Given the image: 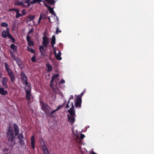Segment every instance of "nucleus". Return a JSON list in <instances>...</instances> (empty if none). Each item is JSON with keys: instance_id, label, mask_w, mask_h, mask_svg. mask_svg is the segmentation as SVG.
Listing matches in <instances>:
<instances>
[{"instance_id": "f257e3e1", "label": "nucleus", "mask_w": 154, "mask_h": 154, "mask_svg": "<svg viewBox=\"0 0 154 154\" xmlns=\"http://www.w3.org/2000/svg\"><path fill=\"white\" fill-rule=\"evenodd\" d=\"M6 135L8 141L12 142L14 140V135L13 129L10 126L8 128Z\"/></svg>"}, {"instance_id": "f03ea898", "label": "nucleus", "mask_w": 154, "mask_h": 154, "mask_svg": "<svg viewBox=\"0 0 154 154\" xmlns=\"http://www.w3.org/2000/svg\"><path fill=\"white\" fill-rule=\"evenodd\" d=\"M41 109L46 115L50 113L51 108L47 103L42 102L40 103Z\"/></svg>"}, {"instance_id": "7ed1b4c3", "label": "nucleus", "mask_w": 154, "mask_h": 154, "mask_svg": "<svg viewBox=\"0 0 154 154\" xmlns=\"http://www.w3.org/2000/svg\"><path fill=\"white\" fill-rule=\"evenodd\" d=\"M20 77L23 81V85H25L27 87H30L31 86V84L28 82L27 77L23 72H21Z\"/></svg>"}, {"instance_id": "20e7f679", "label": "nucleus", "mask_w": 154, "mask_h": 154, "mask_svg": "<svg viewBox=\"0 0 154 154\" xmlns=\"http://www.w3.org/2000/svg\"><path fill=\"white\" fill-rule=\"evenodd\" d=\"M27 87L28 89L26 90V98L28 101H30L31 97L32 96L31 93L32 87L31 86L30 87Z\"/></svg>"}, {"instance_id": "39448f33", "label": "nucleus", "mask_w": 154, "mask_h": 154, "mask_svg": "<svg viewBox=\"0 0 154 154\" xmlns=\"http://www.w3.org/2000/svg\"><path fill=\"white\" fill-rule=\"evenodd\" d=\"M41 145L42 146V151L43 152V154H49V151L43 140H42Z\"/></svg>"}, {"instance_id": "423d86ee", "label": "nucleus", "mask_w": 154, "mask_h": 154, "mask_svg": "<svg viewBox=\"0 0 154 154\" xmlns=\"http://www.w3.org/2000/svg\"><path fill=\"white\" fill-rule=\"evenodd\" d=\"M75 100V107H79L80 108L81 106L82 99L80 97H76Z\"/></svg>"}, {"instance_id": "0eeeda50", "label": "nucleus", "mask_w": 154, "mask_h": 154, "mask_svg": "<svg viewBox=\"0 0 154 154\" xmlns=\"http://www.w3.org/2000/svg\"><path fill=\"white\" fill-rule=\"evenodd\" d=\"M75 114H72V115L69 116V114L67 115L68 121L72 125H73L75 121Z\"/></svg>"}, {"instance_id": "6e6552de", "label": "nucleus", "mask_w": 154, "mask_h": 154, "mask_svg": "<svg viewBox=\"0 0 154 154\" xmlns=\"http://www.w3.org/2000/svg\"><path fill=\"white\" fill-rule=\"evenodd\" d=\"M8 80V78L4 77L2 80V85L5 88L7 89L8 88V86L7 84V82Z\"/></svg>"}, {"instance_id": "1a4fd4ad", "label": "nucleus", "mask_w": 154, "mask_h": 154, "mask_svg": "<svg viewBox=\"0 0 154 154\" xmlns=\"http://www.w3.org/2000/svg\"><path fill=\"white\" fill-rule=\"evenodd\" d=\"M49 44L48 39L46 36H45L42 38V44L45 47H47Z\"/></svg>"}, {"instance_id": "9d476101", "label": "nucleus", "mask_w": 154, "mask_h": 154, "mask_svg": "<svg viewBox=\"0 0 154 154\" xmlns=\"http://www.w3.org/2000/svg\"><path fill=\"white\" fill-rule=\"evenodd\" d=\"M26 39L28 43V45L30 47L34 46V42L31 38L30 36L27 35L26 36Z\"/></svg>"}, {"instance_id": "9b49d317", "label": "nucleus", "mask_w": 154, "mask_h": 154, "mask_svg": "<svg viewBox=\"0 0 154 154\" xmlns=\"http://www.w3.org/2000/svg\"><path fill=\"white\" fill-rule=\"evenodd\" d=\"M7 72L9 77L11 79V82H14V81L15 77L13 72L11 70Z\"/></svg>"}, {"instance_id": "f8f14e48", "label": "nucleus", "mask_w": 154, "mask_h": 154, "mask_svg": "<svg viewBox=\"0 0 154 154\" xmlns=\"http://www.w3.org/2000/svg\"><path fill=\"white\" fill-rule=\"evenodd\" d=\"M63 107V106H62V105H60L57 106L56 109L53 110L50 113V117L51 118H54L55 116L53 115V114Z\"/></svg>"}, {"instance_id": "ddd939ff", "label": "nucleus", "mask_w": 154, "mask_h": 154, "mask_svg": "<svg viewBox=\"0 0 154 154\" xmlns=\"http://www.w3.org/2000/svg\"><path fill=\"white\" fill-rule=\"evenodd\" d=\"M9 33V28L7 27L6 30H3L2 33V36L4 38L7 37Z\"/></svg>"}, {"instance_id": "4468645a", "label": "nucleus", "mask_w": 154, "mask_h": 154, "mask_svg": "<svg viewBox=\"0 0 154 154\" xmlns=\"http://www.w3.org/2000/svg\"><path fill=\"white\" fill-rule=\"evenodd\" d=\"M43 2L44 3L45 6L48 8V11H49L50 12L51 14H52L54 15L55 14V12H54V11L53 8H51L49 6L47 5L45 2L44 1H43Z\"/></svg>"}, {"instance_id": "2eb2a0df", "label": "nucleus", "mask_w": 154, "mask_h": 154, "mask_svg": "<svg viewBox=\"0 0 154 154\" xmlns=\"http://www.w3.org/2000/svg\"><path fill=\"white\" fill-rule=\"evenodd\" d=\"M31 144L32 148L34 149L35 148V137L34 135H32L30 139Z\"/></svg>"}, {"instance_id": "dca6fc26", "label": "nucleus", "mask_w": 154, "mask_h": 154, "mask_svg": "<svg viewBox=\"0 0 154 154\" xmlns=\"http://www.w3.org/2000/svg\"><path fill=\"white\" fill-rule=\"evenodd\" d=\"M54 50V54L56 56V57L57 59V60H61L62 58L60 57V56L61 55V53L60 51H59L58 53L57 54H56V53L55 50V49Z\"/></svg>"}, {"instance_id": "f3484780", "label": "nucleus", "mask_w": 154, "mask_h": 154, "mask_svg": "<svg viewBox=\"0 0 154 154\" xmlns=\"http://www.w3.org/2000/svg\"><path fill=\"white\" fill-rule=\"evenodd\" d=\"M68 112L69 113L70 115H72V114H75V110H74V106H71L69 110L68 111Z\"/></svg>"}, {"instance_id": "a211bd4d", "label": "nucleus", "mask_w": 154, "mask_h": 154, "mask_svg": "<svg viewBox=\"0 0 154 154\" xmlns=\"http://www.w3.org/2000/svg\"><path fill=\"white\" fill-rule=\"evenodd\" d=\"M44 47L42 46H40L39 48V49L41 53V54L43 56L45 54V51L44 48Z\"/></svg>"}, {"instance_id": "6ab92c4d", "label": "nucleus", "mask_w": 154, "mask_h": 154, "mask_svg": "<svg viewBox=\"0 0 154 154\" xmlns=\"http://www.w3.org/2000/svg\"><path fill=\"white\" fill-rule=\"evenodd\" d=\"M56 39L55 36L53 35L52 36V38L51 41V44L52 48L54 50V45L55 44Z\"/></svg>"}, {"instance_id": "aec40b11", "label": "nucleus", "mask_w": 154, "mask_h": 154, "mask_svg": "<svg viewBox=\"0 0 154 154\" xmlns=\"http://www.w3.org/2000/svg\"><path fill=\"white\" fill-rule=\"evenodd\" d=\"M0 94L4 95H5L8 94V91L4 90V88H0Z\"/></svg>"}, {"instance_id": "412c9836", "label": "nucleus", "mask_w": 154, "mask_h": 154, "mask_svg": "<svg viewBox=\"0 0 154 154\" xmlns=\"http://www.w3.org/2000/svg\"><path fill=\"white\" fill-rule=\"evenodd\" d=\"M11 48L13 50L14 52L16 53L17 52V46L14 44H12L11 46Z\"/></svg>"}, {"instance_id": "4be33fe9", "label": "nucleus", "mask_w": 154, "mask_h": 154, "mask_svg": "<svg viewBox=\"0 0 154 154\" xmlns=\"http://www.w3.org/2000/svg\"><path fill=\"white\" fill-rule=\"evenodd\" d=\"M5 70L7 72L11 71L9 67V65L7 63H5Z\"/></svg>"}, {"instance_id": "5701e85b", "label": "nucleus", "mask_w": 154, "mask_h": 154, "mask_svg": "<svg viewBox=\"0 0 154 154\" xmlns=\"http://www.w3.org/2000/svg\"><path fill=\"white\" fill-rule=\"evenodd\" d=\"M46 66L48 68V72H50L52 71L53 68L50 64L47 63L46 64Z\"/></svg>"}, {"instance_id": "b1692460", "label": "nucleus", "mask_w": 154, "mask_h": 154, "mask_svg": "<svg viewBox=\"0 0 154 154\" xmlns=\"http://www.w3.org/2000/svg\"><path fill=\"white\" fill-rule=\"evenodd\" d=\"M42 0H33L31 2V3H32V4H35L37 3L39 4H40L41 2H43Z\"/></svg>"}, {"instance_id": "393cba45", "label": "nucleus", "mask_w": 154, "mask_h": 154, "mask_svg": "<svg viewBox=\"0 0 154 154\" xmlns=\"http://www.w3.org/2000/svg\"><path fill=\"white\" fill-rule=\"evenodd\" d=\"M45 1L48 4L51 5H54L55 3L54 0H45Z\"/></svg>"}, {"instance_id": "a878e982", "label": "nucleus", "mask_w": 154, "mask_h": 154, "mask_svg": "<svg viewBox=\"0 0 154 154\" xmlns=\"http://www.w3.org/2000/svg\"><path fill=\"white\" fill-rule=\"evenodd\" d=\"M7 37H8V38L11 40L12 42L13 43H15V39L11 36V35L9 33Z\"/></svg>"}, {"instance_id": "bb28decb", "label": "nucleus", "mask_w": 154, "mask_h": 154, "mask_svg": "<svg viewBox=\"0 0 154 154\" xmlns=\"http://www.w3.org/2000/svg\"><path fill=\"white\" fill-rule=\"evenodd\" d=\"M35 54H34V55L31 58V60L32 62H36L37 61V59L36 58Z\"/></svg>"}, {"instance_id": "cd10ccee", "label": "nucleus", "mask_w": 154, "mask_h": 154, "mask_svg": "<svg viewBox=\"0 0 154 154\" xmlns=\"http://www.w3.org/2000/svg\"><path fill=\"white\" fill-rule=\"evenodd\" d=\"M35 17V15H29L28 16V18L29 19V20L28 21H30L33 20V19H34Z\"/></svg>"}, {"instance_id": "c85d7f7f", "label": "nucleus", "mask_w": 154, "mask_h": 154, "mask_svg": "<svg viewBox=\"0 0 154 154\" xmlns=\"http://www.w3.org/2000/svg\"><path fill=\"white\" fill-rule=\"evenodd\" d=\"M28 50L29 52L32 53H35V51L31 48H30L29 46H27V47Z\"/></svg>"}, {"instance_id": "c756f323", "label": "nucleus", "mask_w": 154, "mask_h": 154, "mask_svg": "<svg viewBox=\"0 0 154 154\" xmlns=\"http://www.w3.org/2000/svg\"><path fill=\"white\" fill-rule=\"evenodd\" d=\"M1 26L2 27H7L8 26V24L5 22H3L1 24Z\"/></svg>"}, {"instance_id": "7c9ffc66", "label": "nucleus", "mask_w": 154, "mask_h": 154, "mask_svg": "<svg viewBox=\"0 0 154 154\" xmlns=\"http://www.w3.org/2000/svg\"><path fill=\"white\" fill-rule=\"evenodd\" d=\"M18 138L19 140H21V139H23L24 138L23 136L22 133L20 134L18 136Z\"/></svg>"}, {"instance_id": "2f4dec72", "label": "nucleus", "mask_w": 154, "mask_h": 154, "mask_svg": "<svg viewBox=\"0 0 154 154\" xmlns=\"http://www.w3.org/2000/svg\"><path fill=\"white\" fill-rule=\"evenodd\" d=\"M40 17H41V19H45L46 18V15L45 14H41L40 15Z\"/></svg>"}, {"instance_id": "473e14b6", "label": "nucleus", "mask_w": 154, "mask_h": 154, "mask_svg": "<svg viewBox=\"0 0 154 154\" xmlns=\"http://www.w3.org/2000/svg\"><path fill=\"white\" fill-rule=\"evenodd\" d=\"M21 12L22 13V14H22V16L25 15L27 13L26 10L25 9H23L22 11Z\"/></svg>"}, {"instance_id": "72a5a7b5", "label": "nucleus", "mask_w": 154, "mask_h": 154, "mask_svg": "<svg viewBox=\"0 0 154 154\" xmlns=\"http://www.w3.org/2000/svg\"><path fill=\"white\" fill-rule=\"evenodd\" d=\"M14 130L19 129L18 126L16 124H14Z\"/></svg>"}, {"instance_id": "f704fd0d", "label": "nucleus", "mask_w": 154, "mask_h": 154, "mask_svg": "<svg viewBox=\"0 0 154 154\" xmlns=\"http://www.w3.org/2000/svg\"><path fill=\"white\" fill-rule=\"evenodd\" d=\"M19 132V129L14 130V134H15V135L16 136H17V135L18 134Z\"/></svg>"}, {"instance_id": "c9c22d12", "label": "nucleus", "mask_w": 154, "mask_h": 154, "mask_svg": "<svg viewBox=\"0 0 154 154\" xmlns=\"http://www.w3.org/2000/svg\"><path fill=\"white\" fill-rule=\"evenodd\" d=\"M22 16V14L20 13L19 12L16 15V17L17 18H18L19 17H21Z\"/></svg>"}, {"instance_id": "e433bc0d", "label": "nucleus", "mask_w": 154, "mask_h": 154, "mask_svg": "<svg viewBox=\"0 0 154 154\" xmlns=\"http://www.w3.org/2000/svg\"><path fill=\"white\" fill-rule=\"evenodd\" d=\"M85 93V92L84 91H83L82 93H81V94L79 95L78 96H77L76 97H80L82 98V97L83 95Z\"/></svg>"}, {"instance_id": "4c0bfd02", "label": "nucleus", "mask_w": 154, "mask_h": 154, "mask_svg": "<svg viewBox=\"0 0 154 154\" xmlns=\"http://www.w3.org/2000/svg\"><path fill=\"white\" fill-rule=\"evenodd\" d=\"M22 2H19L18 1H17L15 2V4L16 5H20V6L21 5Z\"/></svg>"}, {"instance_id": "58836bf2", "label": "nucleus", "mask_w": 154, "mask_h": 154, "mask_svg": "<svg viewBox=\"0 0 154 154\" xmlns=\"http://www.w3.org/2000/svg\"><path fill=\"white\" fill-rule=\"evenodd\" d=\"M61 32V30H59V28L57 27L56 28V34H58V32Z\"/></svg>"}, {"instance_id": "ea45409f", "label": "nucleus", "mask_w": 154, "mask_h": 154, "mask_svg": "<svg viewBox=\"0 0 154 154\" xmlns=\"http://www.w3.org/2000/svg\"><path fill=\"white\" fill-rule=\"evenodd\" d=\"M59 76V74H57L53 75L52 77L54 78V79L58 78Z\"/></svg>"}, {"instance_id": "a19ab883", "label": "nucleus", "mask_w": 154, "mask_h": 154, "mask_svg": "<svg viewBox=\"0 0 154 154\" xmlns=\"http://www.w3.org/2000/svg\"><path fill=\"white\" fill-rule=\"evenodd\" d=\"M53 81L51 80L50 83V86L51 88H52L53 87Z\"/></svg>"}, {"instance_id": "79ce46f5", "label": "nucleus", "mask_w": 154, "mask_h": 154, "mask_svg": "<svg viewBox=\"0 0 154 154\" xmlns=\"http://www.w3.org/2000/svg\"><path fill=\"white\" fill-rule=\"evenodd\" d=\"M85 137V135L84 134H80V139H83Z\"/></svg>"}, {"instance_id": "37998d69", "label": "nucleus", "mask_w": 154, "mask_h": 154, "mask_svg": "<svg viewBox=\"0 0 154 154\" xmlns=\"http://www.w3.org/2000/svg\"><path fill=\"white\" fill-rule=\"evenodd\" d=\"M19 143L21 144H24V141L23 139H21V140H19Z\"/></svg>"}, {"instance_id": "c03bdc74", "label": "nucleus", "mask_w": 154, "mask_h": 154, "mask_svg": "<svg viewBox=\"0 0 154 154\" xmlns=\"http://www.w3.org/2000/svg\"><path fill=\"white\" fill-rule=\"evenodd\" d=\"M65 83V81L63 79H62L60 82V84H64Z\"/></svg>"}, {"instance_id": "a18cd8bd", "label": "nucleus", "mask_w": 154, "mask_h": 154, "mask_svg": "<svg viewBox=\"0 0 154 154\" xmlns=\"http://www.w3.org/2000/svg\"><path fill=\"white\" fill-rule=\"evenodd\" d=\"M27 5H26V8H28L30 6V5L31 4H32V3H31V2L30 3H27Z\"/></svg>"}, {"instance_id": "49530a36", "label": "nucleus", "mask_w": 154, "mask_h": 154, "mask_svg": "<svg viewBox=\"0 0 154 154\" xmlns=\"http://www.w3.org/2000/svg\"><path fill=\"white\" fill-rule=\"evenodd\" d=\"M70 103V101H69V100L68 101V102L67 103V104L66 105V108H69V103Z\"/></svg>"}, {"instance_id": "de8ad7c7", "label": "nucleus", "mask_w": 154, "mask_h": 154, "mask_svg": "<svg viewBox=\"0 0 154 154\" xmlns=\"http://www.w3.org/2000/svg\"><path fill=\"white\" fill-rule=\"evenodd\" d=\"M20 6L23 8H26V5H25L23 2L22 3L21 5Z\"/></svg>"}, {"instance_id": "09e8293b", "label": "nucleus", "mask_w": 154, "mask_h": 154, "mask_svg": "<svg viewBox=\"0 0 154 154\" xmlns=\"http://www.w3.org/2000/svg\"><path fill=\"white\" fill-rule=\"evenodd\" d=\"M33 32V28H32L28 32V34H29L30 33H32Z\"/></svg>"}, {"instance_id": "8fccbe9b", "label": "nucleus", "mask_w": 154, "mask_h": 154, "mask_svg": "<svg viewBox=\"0 0 154 154\" xmlns=\"http://www.w3.org/2000/svg\"><path fill=\"white\" fill-rule=\"evenodd\" d=\"M15 11L16 12L17 14L19 12V10L18 9H16Z\"/></svg>"}, {"instance_id": "3c124183", "label": "nucleus", "mask_w": 154, "mask_h": 154, "mask_svg": "<svg viewBox=\"0 0 154 154\" xmlns=\"http://www.w3.org/2000/svg\"><path fill=\"white\" fill-rule=\"evenodd\" d=\"M30 0H26L25 2L24 3H30Z\"/></svg>"}, {"instance_id": "603ef678", "label": "nucleus", "mask_w": 154, "mask_h": 154, "mask_svg": "<svg viewBox=\"0 0 154 154\" xmlns=\"http://www.w3.org/2000/svg\"><path fill=\"white\" fill-rule=\"evenodd\" d=\"M42 19H41V17H40L38 19V23H39L41 22V20Z\"/></svg>"}, {"instance_id": "864d4df0", "label": "nucleus", "mask_w": 154, "mask_h": 154, "mask_svg": "<svg viewBox=\"0 0 154 154\" xmlns=\"http://www.w3.org/2000/svg\"><path fill=\"white\" fill-rule=\"evenodd\" d=\"M73 99V96L72 95H71L70 96V97L69 100L70 99Z\"/></svg>"}, {"instance_id": "5fc2aeb1", "label": "nucleus", "mask_w": 154, "mask_h": 154, "mask_svg": "<svg viewBox=\"0 0 154 154\" xmlns=\"http://www.w3.org/2000/svg\"><path fill=\"white\" fill-rule=\"evenodd\" d=\"M15 9H15V8H12V9H9V11H15Z\"/></svg>"}, {"instance_id": "6e6d98bb", "label": "nucleus", "mask_w": 154, "mask_h": 154, "mask_svg": "<svg viewBox=\"0 0 154 154\" xmlns=\"http://www.w3.org/2000/svg\"><path fill=\"white\" fill-rule=\"evenodd\" d=\"M90 154H96L95 152L93 151H92L90 152Z\"/></svg>"}, {"instance_id": "4d7b16f0", "label": "nucleus", "mask_w": 154, "mask_h": 154, "mask_svg": "<svg viewBox=\"0 0 154 154\" xmlns=\"http://www.w3.org/2000/svg\"><path fill=\"white\" fill-rule=\"evenodd\" d=\"M14 52L13 51V52H10V54H11V55L12 56H13Z\"/></svg>"}, {"instance_id": "13d9d810", "label": "nucleus", "mask_w": 154, "mask_h": 154, "mask_svg": "<svg viewBox=\"0 0 154 154\" xmlns=\"http://www.w3.org/2000/svg\"><path fill=\"white\" fill-rule=\"evenodd\" d=\"M70 106H74L73 103L72 102L70 104Z\"/></svg>"}, {"instance_id": "bf43d9fd", "label": "nucleus", "mask_w": 154, "mask_h": 154, "mask_svg": "<svg viewBox=\"0 0 154 154\" xmlns=\"http://www.w3.org/2000/svg\"><path fill=\"white\" fill-rule=\"evenodd\" d=\"M65 101L64 103L62 104V106H63L65 105Z\"/></svg>"}, {"instance_id": "052dcab7", "label": "nucleus", "mask_w": 154, "mask_h": 154, "mask_svg": "<svg viewBox=\"0 0 154 154\" xmlns=\"http://www.w3.org/2000/svg\"><path fill=\"white\" fill-rule=\"evenodd\" d=\"M54 78H53V77H52V78H51V80L53 81H54Z\"/></svg>"}, {"instance_id": "680f3d73", "label": "nucleus", "mask_w": 154, "mask_h": 154, "mask_svg": "<svg viewBox=\"0 0 154 154\" xmlns=\"http://www.w3.org/2000/svg\"><path fill=\"white\" fill-rule=\"evenodd\" d=\"M48 19L49 21H50V18L49 17H48Z\"/></svg>"}, {"instance_id": "e2e57ef3", "label": "nucleus", "mask_w": 154, "mask_h": 154, "mask_svg": "<svg viewBox=\"0 0 154 154\" xmlns=\"http://www.w3.org/2000/svg\"><path fill=\"white\" fill-rule=\"evenodd\" d=\"M1 75H2V74L1 73H0V76H1Z\"/></svg>"}]
</instances>
